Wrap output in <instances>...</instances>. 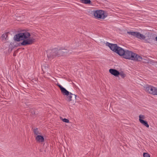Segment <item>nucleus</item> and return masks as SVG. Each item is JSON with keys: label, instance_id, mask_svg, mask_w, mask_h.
Instances as JSON below:
<instances>
[{"label": "nucleus", "instance_id": "412c9836", "mask_svg": "<svg viewBox=\"0 0 157 157\" xmlns=\"http://www.w3.org/2000/svg\"><path fill=\"white\" fill-rule=\"evenodd\" d=\"M144 157H150V155L147 153H143Z\"/></svg>", "mask_w": 157, "mask_h": 157}, {"label": "nucleus", "instance_id": "9b49d317", "mask_svg": "<svg viewBox=\"0 0 157 157\" xmlns=\"http://www.w3.org/2000/svg\"><path fill=\"white\" fill-rule=\"evenodd\" d=\"M58 86L60 88L62 93L63 95H67L68 93V91L67 90L64 88L60 84H58Z\"/></svg>", "mask_w": 157, "mask_h": 157}, {"label": "nucleus", "instance_id": "1a4fd4ad", "mask_svg": "<svg viewBox=\"0 0 157 157\" xmlns=\"http://www.w3.org/2000/svg\"><path fill=\"white\" fill-rule=\"evenodd\" d=\"M35 140L37 142L39 143H42L44 141V138L43 136L40 135L37 136H35Z\"/></svg>", "mask_w": 157, "mask_h": 157}, {"label": "nucleus", "instance_id": "ddd939ff", "mask_svg": "<svg viewBox=\"0 0 157 157\" xmlns=\"http://www.w3.org/2000/svg\"><path fill=\"white\" fill-rule=\"evenodd\" d=\"M33 133L35 136H37L40 135H41V133L40 131L38 128H35L33 130Z\"/></svg>", "mask_w": 157, "mask_h": 157}, {"label": "nucleus", "instance_id": "aec40b11", "mask_svg": "<svg viewBox=\"0 0 157 157\" xmlns=\"http://www.w3.org/2000/svg\"><path fill=\"white\" fill-rule=\"evenodd\" d=\"M61 120H62V121L63 122H66V123H68L69 122V120L68 119H66L65 118H64V119L62 118H61Z\"/></svg>", "mask_w": 157, "mask_h": 157}, {"label": "nucleus", "instance_id": "f257e3e1", "mask_svg": "<svg viewBox=\"0 0 157 157\" xmlns=\"http://www.w3.org/2000/svg\"><path fill=\"white\" fill-rule=\"evenodd\" d=\"M13 38L15 41H22L21 44L23 46L31 44L35 40L34 38L31 36L30 33L27 32L17 34L14 36Z\"/></svg>", "mask_w": 157, "mask_h": 157}, {"label": "nucleus", "instance_id": "6e6552de", "mask_svg": "<svg viewBox=\"0 0 157 157\" xmlns=\"http://www.w3.org/2000/svg\"><path fill=\"white\" fill-rule=\"evenodd\" d=\"M117 50L116 53H117L119 56H123V57L125 53V50H124L122 48L118 46Z\"/></svg>", "mask_w": 157, "mask_h": 157}, {"label": "nucleus", "instance_id": "f3484780", "mask_svg": "<svg viewBox=\"0 0 157 157\" xmlns=\"http://www.w3.org/2000/svg\"><path fill=\"white\" fill-rule=\"evenodd\" d=\"M139 120L140 122V121L141 120H144L143 119H144L145 118V117L144 116L142 115H140L139 116Z\"/></svg>", "mask_w": 157, "mask_h": 157}, {"label": "nucleus", "instance_id": "4468645a", "mask_svg": "<svg viewBox=\"0 0 157 157\" xmlns=\"http://www.w3.org/2000/svg\"><path fill=\"white\" fill-rule=\"evenodd\" d=\"M140 122L146 127L148 128L149 127V125L147 121L144 120H141Z\"/></svg>", "mask_w": 157, "mask_h": 157}, {"label": "nucleus", "instance_id": "f03ea898", "mask_svg": "<svg viewBox=\"0 0 157 157\" xmlns=\"http://www.w3.org/2000/svg\"><path fill=\"white\" fill-rule=\"evenodd\" d=\"M67 52V51L65 49L57 48L48 50L47 52V56L49 58H53L56 56H62Z\"/></svg>", "mask_w": 157, "mask_h": 157}, {"label": "nucleus", "instance_id": "39448f33", "mask_svg": "<svg viewBox=\"0 0 157 157\" xmlns=\"http://www.w3.org/2000/svg\"><path fill=\"white\" fill-rule=\"evenodd\" d=\"M94 17L98 18L104 19L107 17L103 11L102 10H96L94 12Z\"/></svg>", "mask_w": 157, "mask_h": 157}, {"label": "nucleus", "instance_id": "7ed1b4c3", "mask_svg": "<svg viewBox=\"0 0 157 157\" xmlns=\"http://www.w3.org/2000/svg\"><path fill=\"white\" fill-rule=\"evenodd\" d=\"M123 57L125 59L135 61H141L142 57L131 51L125 50Z\"/></svg>", "mask_w": 157, "mask_h": 157}, {"label": "nucleus", "instance_id": "f8f14e48", "mask_svg": "<svg viewBox=\"0 0 157 157\" xmlns=\"http://www.w3.org/2000/svg\"><path fill=\"white\" fill-rule=\"evenodd\" d=\"M66 95L68 96L67 97V100L68 101H70L71 100V99L72 98V96L73 95L75 96V98H76V96L75 94H72L71 92L68 91V93L67 95Z\"/></svg>", "mask_w": 157, "mask_h": 157}, {"label": "nucleus", "instance_id": "6ab92c4d", "mask_svg": "<svg viewBox=\"0 0 157 157\" xmlns=\"http://www.w3.org/2000/svg\"><path fill=\"white\" fill-rule=\"evenodd\" d=\"M48 68V65H42V68L43 70L44 69H45V70H47Z\"/></svg>", "mask_w": 157, "mask_h": 157}, {"label": "nucleus", "instance_id": "423d86ee", "mask_svg": "<svg viewBox=\"0 0 157 157\" xmlns=\"http://www.w3.org/2000/svg\"><path fill=\"white\" fill-rule=\"evenodd\" d=\"M127 33L130 35L140 39L144 40L146 37L144 35L138 32L129 31Z\"/></svg>", "mask_w": 157, "mask_h": 157}, {"label": "nucleus", "instance_id": "2eb2a0df", "mask_svg": "<svg viewBox=\"0 0 157 157\" xmlns=\"http://www.w3.org/2000/svg\"><path fill=\"white\" fill-rule=\"evenodd\" d=\"M80 2L83 4H88L90 3L91 1L90 0H80Z\"/></svg>", "mask_w": 157, "mask_h": 157}, {"label": "nucleus", "instance_id": "4be33fe9", "mask_svg": "<svg viewBox=\"0 0 157 157\" xmlns=\"http://www.w3.org/2000/svg\"><path fill=\"white\" fill-rule=\"evenodd\" d=\"M156 40L157 41V36L156 37Z\"/></svg>", "mask_w": 157, "mask_h": 157}, {"label": "nucleus", "instance_id": "9d476101", "mask_svg": "<svg viewBox=\"0 0 157 157\" xmlns=\"http://www.w3.org/2000/svg\"><path fill=\"white\" fill-rule=\"evenodd\" d=\"M109 72L112 75L115 76H117L119 75V72L116 69H110Z\"/></svg>", "mask_w": 157, "mask_h": 157}, {"label": "nucleus", "instance_id": "0eeeda50", "mask_svg": "<svg viewBox=\"0 0 157 157\" xmlns=\"http://www.w3.org/2000/svg\"><path fill=\"white\" fill-rule=\"evenodd\" d=\"M107 46L109 47L110 48L113 52H116L117 50V49L118 47L117 44H113L107 42L106 44Z\"/></svg>", "mask_w": 157, "mask_h": 157}, {"label": "nucleus", "instance_id": "20e7f679", "mask_svg": "<svg viewBox=\"0 0 157 157\" xmlns=\"http://www.w3.org/2000/svg\"><path fill=\"white\" fill-rule=\"evenodd\" d=\"M145 91L149 93L157 95V88L150 85H147L144 87Z\"/></svg>", "mask_w": 157, "mask_h": 157}, {"label": "nucleus", "instance_id": "a211bd4d", "mask_svg": "<svg viewBox=\"0 0 157 157\" xmlns=\"http://www.w3.org/2000/svg\"><path fill=\"white\" fill-rule=\"evenodd\" d=\"M119 75H120L122 78H124L126 76V75L122 71L119 72Z\"/></svg>", "mask_w": 157, "mask_h": 157}, {"label": "nucleus", "instance_id": "dca6fc26", "mask_svg": "<svg viewBox=\"0 0 157 157\" xmlns=\"http://www.w3.org/2000/svg\"><path fill=\"white\" fill-rule=\"evenodd\" d=\"M8 36L7 33H5L3 34L2 36V37L3 40H6Z\"/></svg>", "mask_w": 157, "mask_h": 157}]
</instances>
